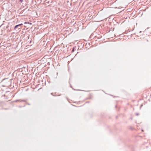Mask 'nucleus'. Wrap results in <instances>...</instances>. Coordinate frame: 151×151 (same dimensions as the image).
I'll use <instances>...</instances> for the list:
<instances>
[{"instance_id": "nucleus-7", "label": "nucleus", "mask_w": 151, "mask_h": 151, "mask_svg": "<svg viewBox=\"0 0 151 151\" xmlns=\"http://www.w3.org/2000/svg\"><path fill=\"white\" fill-rule=\"evenodd\" d=\"M142 32V31H140L139 32V33H141Z\"/></svg>"}, {"instance_id": "nucleus-8", "label": "nucleus", "mask_w": 151, "mask_h": 151, "mask_svg": "<svg viewBox=\"0 0 151 151\" xmlns=\"http://www.w3.org/2000/svg\"><path fill=\"white\" fill-rule=\"evenodd\" d=\"M24 23H25H25H27V22H25Z\"/></svg>"}, {"instance_id": "nucleus-6", "label": "nucleus", "mask_w": 151, "mask_h": 151, "mask_svg": "<svg viewBox=\"0 0 151 151\" xmlns=\"http://www.w3.org/2000/svg\"><path fill=\"white\" fill-rule=\"evenodd\" d=\"M25 101L22 100L20 101Z\"/></svg>"}, {"instance_id": "nucleus-4", "label": "nucleus", "mask_w": 151, "mask_h": 151, "mask_svg": "<svg viewBox=\"0 0 151 151\" xmlns=\"http://www.w3.org/2000/svg\"><path fill=\"white\" fill-rule=\"evenodd\" d=\"M28 24H32V23H30V22H28Z\"/></svg>"}, {"instance_id": "nucleus-9", "label": "nucleus", "mask_w": 151, "mask_h": 151, "mask_svg": "<svg viewBox=\"0 0 151 151\" xmlns=\"http://www.w3.org/2000/svg\"><path fill=\"white\" fill-rule=\"evenodd\" d=\"M28 104L29 105H30V104Z\"/></svg>"}, {"instance_id": "nucleus-5", "label": "nucleus", "mask_w": 151, "mask_h": 151, "mask_svg": "<svg viewBox=\"0 0 151 151\" xmlns=\"http://www.w3.org/2000/svg\"><path fill=\"white\" fill-rule=\"evenodd\" d=\"M74 48H73V50H72V51H73H73H74Z\"/></svg>"}, {"instance_id": "nucleus-1", "label": "nucleus", "mask_w": 151, "mask_h": 151, "mask_svg": "<svg viewBox=\"0 0 151 151\" xmlns=\"http://www.w3.org/2000/svg\"><path fill=\"white\" fill-rule=\"evenodd\" d=\"M22 25H23V24H22V23L19 24H18V25H16L14 27V30H15L17 28H18V29H19L20 28H21V26Z\"/></svg>"}, {"instance_id": "nucleus-3", "label": "nucleus", "mask_w": 151, "mask_h": 151, "mask_svg": "<svg viewBox=\"0 0 151 151\" xmlns=\"http://www.w3.org/2000/svg\"><path fill=\"white\" fill-rule=\"evenodd\" d=\"M139 115V114L138 113H136L135 114V115H136V116H138Z\"/></svg>"}, {"instance_id": "nucleus-2", "label": "nucleus", "mask_w": 151, "mask_h": 151, "mask_svg": "<svg viewBox=\"0 0 151 151\" xmlns=\"http://www.w3.org/2000/svg\"><path fill=\"white\" fill-rule=\"evenodd\" d=\"M23 0H19L20 2L22 3L23 2Z\"/></svg>"}]
</instances>
